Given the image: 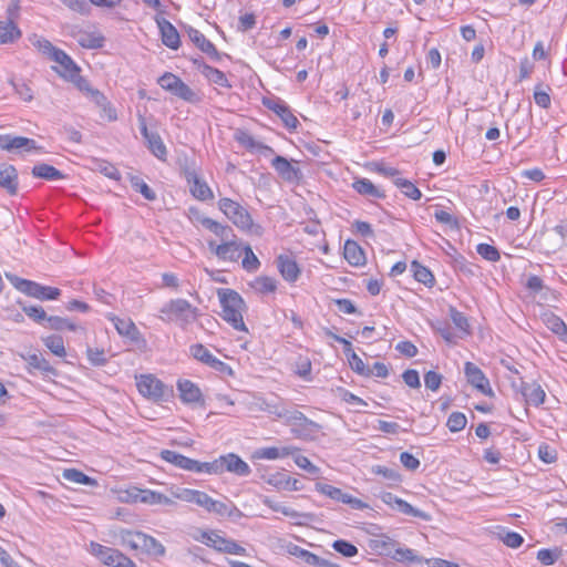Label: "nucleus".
<instances>
[{
	"label": "nucleus",
	"mask_w": 567,
	"mask_h": 567,
	"mask_svg": "<svg viewBox=\"0 0 567 567\" xmlns=\"http://www.w3.org/2000/svg\"><path fill=\"white\" fill-rule=\"evenodd\" d=\"M188 37L190 41L204 53H206L214 61H220L223 56L227 54L217 51L216 47L197 29L189 28Z\"/></svg>",
	"instance_id": "dca6fc26"
},
{
	"label": "nucleus",
	"mask_w": 567,
	"mask_h": 567,
	"mask_svg": "<svg viewBox=\"0 0 567 567\" xmlns=\"http://www.w3.org/2000/svg\"><path fill=\"white\" fill-rule=\"evenodd\" d=\"M125 496H120V499L126 501V502H142L145 504L155 505L157 503L158 494L154 491L148 489H133V491H126Z\"/></svg>",
	"instance_id": "bb28decb"
},
{
	"label": "nucleus",
	"mask_w": 567,
	"mask_h": 567,
	"mask_svg": "<svg viewBox=\"0 0 567 567\" xmlns=\"http://www.w3.org/2000/svg\"><path fill=\"white\" fill-rule=\"evenodd\" d=\"M371 473L375 475H382L384 478L393 482L400 480V475L394 468H390L383 465H373L371 467Z\"/></svg>",
	"instance_id": "69168bd1"
},
{
	"label": "nucleus",
	"mask_w": 567,
	"mask_h": 567,
	"mask_svg": "<svg viewBox=\"0 0 567 567\" xmlns=\"http://www.w3.org/2000/svg\"><path fill=\"white\" fill-rule=\"evenodd\" d=\"M53 61L58 64V66H53V69L60 76L74 83L79 90L86 91L97 104L101 103L104 99L103 94L90 89L87 81L80 75V68L71 56L61 50L60 52H55V59Z\"/></svg>",
	"instance_id": "20e7f679"
},
{
	"label": "nucleus",
	"mask_w": 567,
	"mask_h": 567,
	"mask_svg": "<svg viewBox=\"0 0 567 567\" xmlns=\"http://www.w3.org/2000/svg\"><path fill=\"white\" fill-rule=\"evenodd\" d=\"M44 346L55 355L63 358L66 354L62 337L52 334L42 339Z\"/></svg>",
	"instance_id": "ea45409f"
},
{
	"label": "nucleus",
	"mask_w": 567,
	"mask_h": 567,
	"mask_svg": "<svg viewBox=\"0 0 567 567\" xmlns=\"http://www.w3.org/2000/svg\"><path fill=\"white\" fill-rule=\"evenodd\" d=\"M138 392L155 402L163 400L165 393L164 383L153 374H142L136 378Z\"/></svg>",
	"instance_id": "9d476101"
},
{
	"label": "nucleus",
	"mask_w": 567,
	"mask_h": 567,
	"mask_svg": "<svg viewBox=\"0 0 567 567\" xmlns=\"http://www.w3.org/2000/svg\"><path fill=\"white\" fill-rule=\"evenodd\" d=\"M477 254L488 261H498L501 259L499 251L496 247L488 244L477 245Z\"/></svg>",
	"instance_id": "5fc2aeb1"
},
{
	"label": "nucleus",
	"mask_w": 567,
	"mask_h": 567,
	"mask_svg": "<svg viewBox=\"0 0 567 567\" xmlns=\"http://www.w3.org/2000/svg\"><path fill=\"white\" fill-rule=\"evenodd\" d=\"M0 187L10 195H16L18 190V173L14 166L4 165L0 168Z\"/></svg>",
	"instance_id": "a878e982"
},
{
	"label": "nucleus",
	"mask_w": 567,
	"mask_h": 567,
	"mask_svg": "<svg viewBox=\"0 0 567 567\" xmlns=\"http://www.w3.org/2000/svg\"><path fill=\"white\" fill-rule=\"evenodd\" d=\"M332 548L344 557H353L358 554V548L353 544L343 539L334 540Z\"/></svg>",
	"instance_id": "603ef678"
},
{
	"label": "nucleus",
	"mask_w": 567,
	"mask_h": 567,
	"mask_svg": "<svg viewBox=\"0 0 567 567\" xmlns=\"http://www.w3.org/2000/svg\"><path fill=\"white\" fill-rule=\"evenodd\" d=\"M411 270L413 271V277L419 282L432 287L435 282L433 274L430 271L429 268L421 265L419 261L413 260L411 264Z\"/></svg>",
	"instance_id": "473e14b6"
},
{
	"label": "nucleus",
	"mask_w": 567,
	"mask_h": 567,
	"mask_svg": "<svg viewBox=\"0 0 567 567\" xmlns=\"http://www.w3.org/2000/svg\"><path fill=\"white\" fill-rule=\"evenodd\" d=\"M349 364L351 369L361 374V375H370L371 371L365 369V364L362 361V359L355 353L351 352L350 357L348 358Z\"/></svg>",
	"instance_id": "0e129e2a"
},
{
	"label": "nucleus",
	"mask_w": 567,
	"mask_h": 567,
	"mask_svg": "<svg viewBox=\"0 0 567 567\" xmlns=\"http://www.w3.org/2000/svg\"><path fill=\"white\" fill-rule=\"evenodd\" d=\"M131 186L135 192H138L147 200H155V192L138 176H130Z\"/></svg>",
	"instance_id": "79ce46f5"
},
{
	"label": "nucleus",
	"mask_w": 567,
	"mask_h": 567,
	"mask_svg": "<svg viewBox=\"0 0 567 567\" xmlns=\"http://www.w3.org/2000/svg\"><path fill=\"white\" fill-rule=\"evenodd\" d=\"M32 175L37 178L47 181H59L64 178V174L49 164H38L32 168Z\"/></svg>",
	"instance_id": "7c9ffc66"
},
{
	"label": "nucleus",
	"mask_w": 567,
	"mask_h": 567,
	"mask_svg": "<svg viewBox=\"0 0 567 567\" xmlns=\"http://www.w3.org/2000/svg\"><path fill=\"white\" fill-rule=\"evenodd\" d=\"M10 282L21 292L29 297L40 300H55L61 295L60 289L49 286H42L38 282L19 278L18 276L6 274Z\"/></svg>",
	"instance_id": "423d86ee"
},
{
	"label": "nucleus",
	"mask_w": 567,
	"mask_h": 567,
	"mask_svg": "<svg viewBox=\"0 0 567 567\" xmlns=\"http://www.w3.org/2000/svg\"><path fill=\"white\" fill-rule=\"evenodd\" d=\"M254 287L261 293L274 292L277 289V281L272 277L261 276L256 278Z\"/></svg>",
	"instance_id": "de8ad7c7"
},
{
	"label": "nucleus",
	"mask_w": 567,
	"mask_h": 567,
	"mask_svg": "<svg viewBox=\"0 0 567 567\" xmlns=\"http://www.w3.org/2000/svg\"><path fill=\"white\" fill-rule=\"evenodd\" d=\"M264 504L266 506H268L269 508H271L272 511L279 512L287 517H291V518L309 517V515H307V514L298 513L297 511H295L290 507L284 506L282 504L275 502L268 497H266L264 499Z\"/></svg>",
	"instance_id": "c03bdc74"
},
{
	"label": "nucleus",
	"mask_w": 567,
	"mask_h": 567,
	"mask_svg": "<svg viewBox=\"0 0 567 567\" xmlns=\"http://www.w3.org/2000/svg\"><path fill=\"white\" fill-rule=\"evenodd\" d=\"M202 540L207 546L213 547L214 549L227 554H235V555H245L246 549L238 545L236 542L231 539H226L221 537L216 532H204L202 534Z\"/></svg>",
	"instance_id": "ddd939ff"
},
{
	"label": "nucleus",
	"mask_w": 567,
	"mask_h": 567,
	"mask_svg": "<svg viewBox=\"0 0 567 567\" xmlns=\"http://www.w3.org/2000/svg\"><path fill=\"white\" fill-rule=\"evenodd\" d=\"M179 398L185 403H198L202 401L200 389L190 380H179L177 382Z\"/></svg>",
	"instance_id": "b1692460"
},
{
	"label": "nucleus",
	"mask_w": 567,
	"mask_h": 567,
	"mask_svg": "<svg viewBox=\"0 0 567 567\" xmlns=\"http://www.w3.org/2000/svg\"><path fill=\"white\" fill-rule=\"evenodd\" d=\"M451 319L456 328L468 333L470 324L467 318L462 312L457 311L455 308H451Z\"/></svg>",
	"instance_id": "774afa93"
},
{
	"label": "nucleus",
	"mask_w": 567,
	"mask_h": 567,
	"mask_svg": "<svg viewBox=\"0 0 567 567\" xmlns=\"http://www.w3.org/2000/svg\"><path fill=\"white\" fill-rule=\"evenodd\" d=\"M45 327L53 329V330H64V329H68L71 331L76 330V326L73 322H71L66 318H62V317H58V316L49 317L47 319Z\"/></svg>",
	"instance_id": "a18cd8bd"
},
{
	"label": "nucleus",
	"mask_w": 567,
	"mask_h": 567,
	"mask_svg": "<svg viewBox=\"0 0 567 567\" xmlns=\"http://www.w3.org/2000/svg\"><path fill=\"white\" fill-rule=\"evenodd\" d=\"M172 94L186 102L195 103L198 101L196 93L182 80L176 85V89L172 92Z\"/></svg>",
	"instance_id": "49530a36"
},
{
	"label": "nucleus",
	"mask_w": 567,
	"mask_h": 567,
	"mask_svg": "<svg viewBox=\"0 0 567 567\" xmlns=\"http://www.w3.org/2000/svg\"><path fill=\"white\" fill-rule=\"evenodd\" d=\"M183 176L189 185V190L195 198L203 202L214 198L210 187L198 176L194 165H185L183 167Z\"/></svg>",
	"instance_id": "6e6552de"
},
{
	"label": "nucleus",
	"mask_w": 567,
	"mask_h": 567,
	"mask_svg": "<svg viewBox=\"0 0 567 567\" xmlns=\"http://www.w3.org/2000/svg\"><path fill=\"white\" fill-rule=\"evenodd\" d=\"M235 140L245 148L249 151H258L264 155L274 154L275 151L272 147L262 144L261 142H257L252 135H250L247 131L237 130L235 133Z\"/></svg>",
	"instance_id": "412c9836"
},
{
	"label": "nucleus",
	"mask_w": 567,
	"mask_h": 567,
	"mask_svg": "<svg viewBox=\"0 0 567 567\" xmlns=\"http://www.w3.org/2000/svg\"><path fill=\"white\" fill-rule=\"evenodd\" d=\"M296 451L293 447L285 446L281 449L271 446L264 447L257 452L258 456L266 460H276L292 454Z\"/></svg>",
	"instance_id": "58836bf2"
},
{
	"label": "nucleus",
	"mask_w": 567,
	"mask_h": 567,
	"mask_svg": "<svg viewBox=\"0 0 567 567\" xmlns=\"http://www.w3.org/2000/svg\"><path fill=\"white\" fill-rule=\"evenodd\" d=\"M545 323H546V327L557 336L561 331H565V328L567 327L566 323L563 321V319L554 313H549V315L545 316Z\"/></svg>",
	"instance_id": "4d7b16f0"
},
{
	"label": "nucleus",
	"mask_w": 567,
	"mask_h": 567,
	"mask_svg": "<svg viewBox=\"0 0 567 567\" xmlns=\"http://www.w3.org/2000/svg\"><path fill=\"white\" fill-rule=\"evenodd\" d=\"M396 546L398 542L385 534H381L370 540V547L380 555L392 557Z\"/></svg>",
	"instance_id": "cd10ccee"
},
{
	"label": "nucleus",
	"mask_w": 567,
	"mask_h": 567,
	"mask_svg": "<svg viewBox=\"0 0 567 567\" xmlns=\"http://www.w3.org/2000/svg\"><path fill=\"white\" fill-rule=\"evenodd\" d=\"M560 556V550L543 548L537 553V559L545 566L554 565Z\"/></svg>",
	"instance_id": "864d4df0"
},
{
	"label": "nucleus",
	"mask_w": 567,
	"mask_h": 567,
	"mask_svg": "<svg viewBox=\"0 0 567 567\" xmlns=\"http://www.w3.org/2000/svg\"><path fill=\"white\" fill-rule=\"evenodd\" d=\"M443 377L435 371H427L424 374V383L426 389L437 391L441 386Z\"/></svg>",
	"instance_id": "338daca9"
},
{
	"label": "nucleus",
	"mask_w": 567,
	"mask_h": 567,
	"mask_svg": "<svg viewBox=\"0 0 567 567\" xmlns=\"http://www.w3.org/2000/svg\"><path fill=\"white\" fill-rule=\"evenodd\" d=\"M203 74L213 83L223 86L230 87V84L224 72L220 70L213 68L206 63H203Z\"/></svg>",
	"instance_id": "c9c22d12"
},
{
	"label": "nucleus",
	"mask_w": 567,
	"mask_h": 567,
	"mask_svg": "<svg viewBox=\"0 0 567 567\" xmlns=\"http://www.w3.org/2000/svg\"><path fill=\"white\" fill-rule=\"evenodd\" d=\"M111 321L113 322L117 333L125 339L126 343L137 347L146 343L131 318L112 317Z\"/></svg>",
	"instance_id": "9b49d317"
},
{
	"label": "nucleus",
	"mask_w": 567,
	"mask_h": 567,
	"mask_svg": "<svg viewBox=\"0 0 567 567\" xmlns=\"http://www.w3.org/2000/svg\"><path fill=\"white\" fill-rule=\"evenodd\" d=\"M28 363L40 371L53 372V368L51 367L50 362L47 359H44L41 354H31L28 358Z\"/></svg>",
	"instance_id": "680f3d73"
},
{
	"label": "nucleus",
	"mask_w": 567,
	"mask_h": 567,
	"mask_svg": "<svg viewBox=\"0 0 567 567\" xmlns=\"http://www.w3.org/2000/svg\"><path fill=\"white\" fill-rule=\"evenodd\" d=\"M163 43L173 50L178 49L181 44L179 34L176 28L166 19L157 20Z\"/></svg>",
	"instance_id": "5701e85b"
},
{
	"label": "nucleus",
	"mask_w": 567,
	"mask_h": 567,
	"mask_svg": "<svg viewBox=\"0 0 567 567\" xmlns=\"http://www.w3.org/2000/svg\"><path fill=\"white\" fill-rule=\"evenodd\" d=\"M78 43L87 49L102 48L104 43V37L94 31H80L75 35Z\"/></svg>",
	"instance_id": "c756f323"
},
{
	"label": "nucleus",
	"mask_w": 567,
	"mask_h": 567,
	"mask_svg": "<svg viewBox=\"0 0 567 567\" xmlns=\"http://www.w3.org/2000/svg\"><path fill=\"white\" fill-rule=\"evenodd\" d=\"M109 543L132 550L141 549L144 554L153 557H163L166 553L165 546L161 542L142 532L112 528L109 530Z\"/></svg>",
	"instance_id": "f257e3e1"
},
{
	"label": "nucleus",
	"mask_w": 567,
	"mask_h": 567,
	"mask_svg": "<svg viewBox=\"0 0 567 567\" xmlns=\"http://www.w3.org/2000/svg\"><path fill=\"white\" fill-rule=\"evenodd\" d=\"M291 431L298 437H310L319 432L321 426L315 421L309 420L302 412L296 411L288 420Z\"/></svg>",
	"instance_id": "4468645a"
},
{
	"label": "nucleus",
	"mask_w": 567,
	"mask_h": 567,
	"mask_svg": "<svg viewBox=\"0 0 567 567\" xmlns=\"http://www.w3.org/2000/svg\"><path fill=\"white\" fill-rule=\"evenodd\" d=\"M392 559L396 560L398 563H408V564H421L423 563L424 558L421 556H417L413 549L410 548H400L395 547Z\"/></svg>",
	"instance_id": "e433bc0d"
},
{
	"label": "nucleus",
	"mask_w": 567,
	"mask_h": 567,
	"mask_svg": "<svg viewBox=\"0 0 567 567\" xmlns=\"http://www.w3.org/2000/svg\"><path fill=\"white\" fill-rule=\"evenodd\" d=\"M63 477L75 484H89L91 478L75 468L64 470Z\"/></svg>",
	"instance_id": "bf43d9fd"
},
{
	"label": "nucleus",
	"mask_w": 567,
	"mask_h": 567,
	"mask_svg": "<svg viewBox=\"0 0 567 567\" xmlns=\"http://www.w3.org/2000/svg\"><path fill=\"white\" fill-rule=\"evenodd\" d=\"M464 373L467 382L477 391L488 396L494 395L488 379L477 365L472 362H466L464 367Z\"/></svg>",
	"instance_id": "2eb2a0df"
},
{
	"label": "nucleus",
	"mask_w": 567,
	"mask_h": 567,
	"mask_svg": "<svg viewBox=\"0 0 567 567\" xmlns=\"http://www.w3.org/2000/svg\"><path fill=\"white\" fill-rule=\"evenodd\" d=\"M161 457L166 461L167 463H171L175 465L178 468L189 471V472H196L202 473L206 472V470H214V466H206V462H199L193 458H189L185 455H182L175 451L171 450H163L161 452Z\"/></svg>",
	"instance_id": "1a4fd4ad"
},
{
	"label": "nucleus",
	"mask_w": 567,
	"mask_h": 567,
	"mask_svg": "<svg viewBox=\"0 0 567 567\" xmlns=\"http://www.w3.org/2000/svg\"><path fill=\"white\" fill-rule=\"evenodd\" d=\"M262 104L278 115L288 130L295 131L298 127V118L292 114L290 107L281 99L264 97Z\"/></svg>",
	"instance_id": "f8f14e48"
},
{
	"label": "nucleus",
	"mask_w": 567,
	"mask_h": 567,
	"mask_svg": "<svg viewBox=\"0 0 567 567\" xmlns=\"http://www.w3.org/2000/svg\"><path fill=\"white\" fill-rule=\"evenodd\" d=\"M109 566L112 567H137L136 564L118 551L117 549L109 548Z\"/></svg>",
	"instance_id": "a19ab883"
},
{
	"label": "nucleus",
	"mask_w": 567,
	"mask_h": 567,
	"mask_svg": "<svg viewBox=\"0 0 567 567\" xmlns=\"http://www.w3.org/2000/svg\"><path fill=\"white\" fill-rule=\"evenodd\" d=\"M352 187L360 195L374 197V198H384L385 195L382 190H380L370 179L368 178H359L355 179L352 184Z\"/></svg>",
	"instance_id": "c85d7f7f"
},
{
	"label": "nucleus",
	"mask_w": 567,
	"mask_h": 567,
	"mask_svg": "<svg viewBox=\"0 0 567 567\" xmlns=\"http://www.w3.org/2000/svg\"><path fill=\"white\" fill-rule=\"evenodd\" d=\"M208 247L221 260L236 261L240 257L239 245L234 239L220 245L208 241Z\"/></svg>",
	"instance_id": "6ab92c4d"
},
{
	"label": "nucleus",
	"mask_w": 567,
	"mask_h": 567,
	"mask_svg": "<svg viewBox=\"0 0 567 567\" xmlns=\"http://www.w3.org/2000/svg\"><path fill=\"white\" fill-rule=\"evenodd\" d=\"M217 296L221 306V317L234 329L247 331L243 319V312L246 310V303L241 296L229 288L217 289Z\"/></svg>",
	"instance_id": "f03ea898"
},
{
	"label": "nucleus",
	"mask_w": 567,
	"mask_h": 567,
	"mask_svg": "<svg viewBox=\"0 0 567 567\" xmlns=\"http://www.w3.org/2000/svg\"><path fill=\"white\" fill-rule=\"evenodd\" d=\"M466 416L461 412H453L447 419L446 426L451 432H460L466 426Z\"/></svg>",
	"instance_id": "3c124183"
},
{
	"label": "nucleus",
	"mask_w": 567,
	"mask_h": 567,
	"mask_svg": "<svg viewBox=\"0 0 567 567\" xmlns=\"http://www.w3.org/2000/svg\"><path fill=\"white\" fill-rule=\"evenodd\" d=\"M22 309L23 312L35 322H47L49 318L44 309L40 306H24Z\"/></svg>",
	"instance_id": "13d9d810"
},
{
	"label": "nucleus",
	"mask_w": 567,
	"mask_h": 567,
	"mask_svg": "<svg viewBox=\"0 0 567 567\" xmlns=\"http://www.w3.org/2000/svg\"><path fill=\"white\" fill-rule=\"evenodd\" d=\"M271 165L278 175L286 182H299L302 177L299 167L293 166L286 157L277 155Z\"/></svg>",
	"instance_id": "f3484780"
},
{
	"label": "nucleus",
	"mask_w": 567,
	"mask_h": 567,
	"mask_svg": "<svg viewBox=\"0 0 567 567\" xmlns=\"http://www.w3.org/2000/svg\"><path fill=\"white\" fill-rule=\"evenodd\" d=\"M206 466H214V470H206L208 474H221L225 471L231 472L239 476H247L250 473L249 465L243 461L238 455L229 453L220 456L213 462H206Z\"/></svg>",
	"instance_id": "0eeeda50"
},
{
	"label": "nucleus",
	"mask_w": 567,
	"mask_h": 567,
	"mask_svg": "<svg viewBox=\"0 0 567 567\" xmlns=\"http://www.w3.org/2000/svg\"><path fill=\"white\" fill-rule=\"evenodd\" d=\"M32 43L41 53L48 55L52 61L55 59V52L61 51L44 38H38Z\"/></svg>",
	"instance_id": "09e8293b"
},
{
	"label": "nucleus",
	"mask_w": 567,
	"mask_h": 567,
	"mask_svg": "<svg viewBox=\"0 0 567 567\" xmlns=\"http://www.w3.org/2000/svg\"><path fill=\"white\" fill-rule=\"evenodd\" d=\"M205 228L219 237L223 243L236 237L230 226L223 225L214 219L206 220Z\"/></svg>",
	"instance_id": "2f4dec72"
},
{
	"label": "nucleus",
	"mask_w": 567,
	"mask_h": 567,
	"mask_svg": "<svg viewBox=\"0 0 567 567\" xmlns=\"http://www.w3.org/2000/svg\"><path fill=\"white\" fill-rule=\"evenodd\" d=\"M16 9H17L16 7L9 8L8 9L9 19L7 21H0V44L14 43L22 35L21 30L18 28V25L13 22V20L11 18L13 16Z\"/></svg>",
	"instance_id": "a211bd4d"
},
{
	"label": "nucleus",
	"mask_w": 567,
	"mask_h": 567,
	"mask_svg": "<svg viewBox=\"0 0 567 567\" xmlns=\"http://www.w3.org/2000/svg\"><path fill=\"white\" fill-rule=\"evenodd\" d=\"M179 81L181 79L177 75L166 72L158 79L157 82L162 89L172 93L176 89V85L179 83Z\"/></svg>",
	"instance_id": "e2e57ef3"
},
{
	"label": "nucleus",
	"mask_w": 567,
	"mask_h": 567,
	"mask_svg": "<svg viewBox=\"0 0 567 567\" xmlns=\"http://www.w3.org/2000/svg\"><path fill=\"white\" fill-rule=\"evenodd\" d=\"M189 352L194 359H196L205 364L213 355L210 353V351L202 343H196V344L190 346Z\"/></svg>",
	"instance_id": "052dcab7"
},
{
	"label": "nucleus",
	"mask_w": 567,
	"mask_h": 567,
	"mask_svg": "<svg viewBox=\"0 0 567 567\" xmlns=\"http://www.w3.org/2000/svg\"><path fill=\"white\" fill-rule=\"evenodd\" d=\"M212 504L213 505L209 508V513H215L216 515L228 517H231L234 514L241 515L240 511L231 502L226 504L224 502L214 499Z\"/></svg>",
	"instance_id": "37998d69"
},
{
	"label": "nucleus",
	"mask_w": 567,
	"mask_h": 567,
	"mask_svg": "<svg viewBox=\"0 0 567 567\" xmlns=\"http://www.w3.org/2000/svg\"><path fill=\"white\" fill-rule=\"evenodd\" d=\"M245 257L243 259V267L247 271H257L260 267V261L254 254L251 247L249 245L244 247Z\"/></svg>",
	"instance_id": "8fccbe9b"
},
{
	"label": "nucleus",
	"mask_w": 567,
	"mask_h": 567,
	"mask_svg": "<svg viewBox=\"0 0 567 567\" xmlns=\"http://www.w3.org/2000/svg\"><path fill=\"white\" fill-rule=\"evenodd\" d=\"M520 393L527 404L539 406L545 402L546 393L544 389L536 382H520Z\"/></svg>",
	"instance_id": "aec40b11"
},
{
	"label": "nucleus",
	"mask_w": 567,
	"mask_h": 567,
	"mask_svg": "<svg viewBox=\"0 0 567 567\" xmlns=\"http://www.w3.org/2000/svg\"><path fill=\"white\" fill-rule=\"evenodd\" d=\"M219 210L240 230L261 235L262 228L254 224L252 217L246 207L230 198L223 197L218 200Z\"/></svg>",
	"instance_id": "39448f33"
},
{
	"label": "nucleus",
	"mask_w": 567,
	"mask_h": 567,
	"mask_svg": "<svg viewBox=\"0 0 567 567\" xmlns=\"http://www.w3.org/2000/svg\"><path fill=\"white\" fill-rule=\"evenodd\" d=\"M277 268L282 278L289 282H295L300 275L298 264L289 256L280 255L277 258Z\"/></svg>",
	"instance_id": "4be33fe9"
},
{
	"label": "nucleus",
	"mask_w": 567,
	"mask_h": 567,
	"mask_svg": "<svg viewBox=\"0 0 567 567\" xmlns=\"http://www.w3.org/2000/svg\"><path fill=\"white\" fill-rule=\"evenodd\" d=\"M394 185L401 189V192L413 200H419L422 197L421 190L409 179L396 177L393 181Z\"/></svg>",
	"instance_id": "f704fd0d"
},
{
	"label": "nucleus",
	"mask_w": 567,
	"mask_h": 567,
	"mask_svg": "<svg viewBox=\"0 0 567 567\" xmlns=\"http://www.w3.org/2000/svg\"><path fill=\"white\" fill-rule=\"evenodd\" d=\"M343 256L351 266L360 267L365 264L364 251L354 240L348 239L344 243Z\"/></svg>",
	"instance_id": "393cba45"
},
{
	"label": "nucleus",
	"mask_w": 567,
	"mask_h": 567,
	"mask_svg": "<svg viewBox=\"0 0 567 567\" xmlns=\"http://www.w3.org/2000/svg\"><path fill=\"white\" fill-rule=\"evenodd\" d=\"M146 144L154 156H156L158 159H165L167 150L157 132H154L152 135H150V137L146 140Z\"/></svg>",
	"instance_id": "72a5a7b5"
},
{
	"label": "nucleus",
	"mask_w": 567,
	"mask_h": 567,
	"mask_svg": "<svg viewBox=\"0 0 567 567\" xmlns=\"http://www.w3.org/2000/svg\"><path fill=\"white\" fill-rule=\"evenodd\" d=\"M159 318L165 322H175L182 329H186L189 324L194 323L200 316L197 307H194L186 299L177 298L166 302L159 309Z\"/></svg>",
	"instance_id": "7ed1b4c3"
},
{
	"label": "nucleus",
	"mask_w": 567,
	"mask_h": 567,
	"mask_svg": "<svg viewBox=\"0 0 567 567\" xmlns=\"http://www.w3.org/2000/svg\"><path fill=\"white\" fill-rule=\"evenodd\" d=\"M317 491L339 502H342V498L348 496V494L343 493L340 488L329 484L318 483Z\"/></svg>",
	"instance_id": "6e6d98bb"
},
{
	"label": "nucleus",
	"mask_w": 567,
	"mask_h": 567,
	"mask_svg": "<svg viewBox=\"0 0 567 567\" xmlns=\"http://www.w3.org/2000/svg\"><path fill=\"white\" fill-rule=\"evenodd\" d=\"M25 143L23 136H13L10 134L0 135V148L8 152L22 151Z\"/></svg>",
	"instance_id": "4c0bfd02"
}]
</instances>
